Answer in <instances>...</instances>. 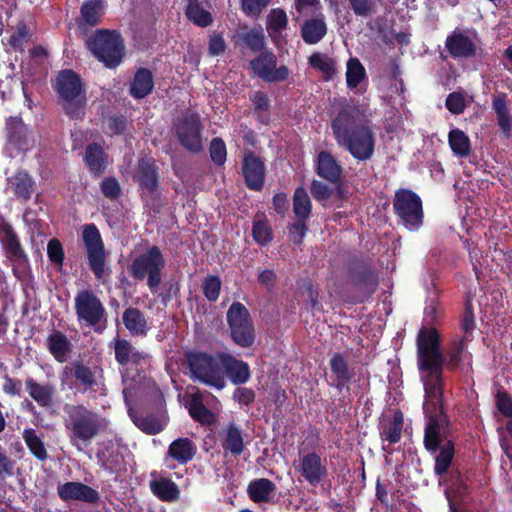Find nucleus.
<instances>
[{
    "label": "nucleus",
    "mask_w": 512,
    "mask_h": 512,
    "mask_svg": "<svg viewBox=\"0 0 512 512\" xmlns=\"http://www.w3.org/2000/svg\"><path fill=\"white\" fill-rule=\"evenodd\" d=\"M33 146L27 126L21 118L10 117L7 121L6 151L10 157H16L21 152H26Z\"/></svg>",
    "instance_id": "obj_15"
},
{
    "label": "nucleus",
    "mask_w": 512,
    "mask_h": 512,
    "mask_svg": "<svg viewBox=\"0 0 512 512\" xmlns=\"http://www.w3.org/2000/svg\"><path fill=\"white\" fill-rule=\"evenodd\" d=\"M276 491V485L269 479L253 480L248 485V495L256 503L269 502Z\"/></svg>",
    "instance_id": "obj_35"
},
{
    "label": "nucleus",
    "mask_w": 512,
    "mask_h": 512,
    "mask_svg": "<svg viewBox=\"0 0 512 512\" xmlns=\"http://www.w3.org/2000/svg\"><path fill=\"white\" fill-rule=\"evenodd\" d=\"M403 428V417L401 413H395L392 420L385 423L380 435L383 442L395 444L400 441Z\"/></svg>",
    "instance_id": "obj_42"
},
{
    "label": "nucleus",
    "mask_w": 512,
    "mask_h": 512,
    "mask_svg": "<svg viewBox=\"0 0 512 512\" xmlns=\"http://www.w3.org/2000/svg\"><path fill=\"white\" fill-rule=\"evenodd\" d=\"M221 281L218 277H207L203 283V292L205 297L210 301H216L219 297Z\"/></svg>",
    "instance_id": "obj_55"
},
{
    "label": "nucleus",
    "mask_w": 512,
    "mask_h": 512,
    "mask_svg": "<svg viewBox=\"0 0 512 512\" xmlns=\"http://www.w3.org/2000/svg\"><path fill=\"white\" fill-rule=\"evenodd\" d=\"M240 40L253 51H260L265 46V36L261 29L253 28L239 34Z\"/></svg>",
    "instance_id": "obj_50"
},
{
    "label": "nucleus",
    "mask_w": 512,
    "mask_h": 512,
    "mask_svg": "<svg viewBox=\"0 0 512 512\" xmlns=\"http://www.w3.org/2000/svg\"><path fill=\"white\" fill-rule=\"evenodd\" d=\"M496 407L500 413L512 418V398L505 392H498L496 395Z\"/></svg>",
    "instance_id": "obj_60"
},
{
    "label": "nucleus",
    "mask_w": 512,
    "mask_h": 512,
    "mask_svg": "<svg viewBox=\"0 0 512 512\" xmlns=\"http://www.w3.org/2000/svg\"><path fill=\"white\" fill-rule=\"evenodd\" d=\"M101 191L106 198L116 199L121 194L120 184L114 177L104 178L101 182Z\"/></svg>",
    "instance_id": "obj_56"
},
{
    "label": "nucleus",
    "mask_w": 512,
    "mask_h": 512,
    "mask_svg": "<svg viewBox=\"0 0 512 512\" xmlns=\"http://www.w3.org/2000/svg\"><path fill=\"white\" fill-rule=\"evenodd\" d=\"M311 201L303 187H298L293 196V212L298 219L306 220L311 213Z\"/></svg>",
    "instance_id": "obj_46"
},
{
    "label": "nucleus",
    "mask_w": 512,
    "mask_h": 512,
    "mask_svg": "<svg viewBox=\"0 0 512 512\" xmlns=\"http://www.w3.org/2000/svg\"><path fill=\"white\" fill-rule=\"evenodd\" d=\"M449 146L455 156L466 157L471 150L469 137L460 129H452L448 134Z\"/></svg>",
    "instance_id": "obj_40"
},
{
    "label": "nucleus",
    "mask_w": 512,
    "mask_h": 512,
    "mask_svg": "<svg viewBox=\"0 0 512 512\" xmlns=\"http://www.w3.org/2000/svg\"><path fill=\"white\" fill-rule=\"evenodd\" d=\"M152 73L145 68L137 70L130 85V94L136 99H142L153 89Z\"/></svg>",
    "instance_id": "obj_36"
},
{
    "label": "nucleus",
    "mask_w": 512,
    "mask_h": 512,
    "mask_svg": "<svg viewBox=\"0 0 512 512\" xmlns=\"http://www.w3.org/2000/svg\"><path fill=\"white\" fill-rule=\"evenodd\" d=\"M29 31L25 24L19 23L10 36L9 43L16 50H22L23 46L29 41Z\"/></svg>",
    "instance_id": "obj_52"
},
{
    "label": "nucleus",
    "mask_w": 512,
    "mask_h": 512,
    "mask_svg": "<svg viewBox=\"0 0 512 512\" xmlns=\"http://www.w3.org/2000/svg\"><path fill=\"white\" fill-rule=\"evenodd\" d=\"M393 207L401 223L409 231H417L423 224V209L420 197L411 190L396 192Z\"/></svg>",
    "instance_id": "obj_8"
},
{
    "label": "nucleus",
    "mask_w": 512,
    "mask_h": 512,
    "mask_svg": "<svg viewBox=\"0 0 512 512\" xmlns=\"http://www.w3.org/2000/svg\"><path fill=\"white\" fill-rule=\"evenodd\" d=\"M0 243L7 258L14 263L23 264L28 262V257L21 246L19 238L6 222L0 223Z\"/></svg>",
    "instance_id": "obj_21"
},
{
    "label": "nucleus",
    "mask_w": 512,
    "mask_h": 512,
    "mask_svg": "<svg viewBox=\"0 0 512 512\" xmlns=\"http://www.w3.org/2000/svg\"><path fill=\"white\" fill-rule=\"evenodd\" d=\"M111 346L114 348L115 359L122 369L135 368L139 371L148 364V354L140 351L125 339H115Z\"/></svg>",
    "instance_id": "obj_16"
},
{
    "label": "nucleus",
    "mask_w": 512,
    "mask_h": 512,
    "mask_svg": "<svg viewBox=\"0 0 512 512\" xmlns=\"http://www.w3.org/2000/svg\"><path fill=\"white\" fill-rule=\"evenodd\" d=\"M336 143L357 161L370 160L375 152L373 124L353 107L342 109L331 123Z\"/></svg>",
    "instance_id": "obj_2"
},
{
    "label": "nucleus",
    "mask_w": 512,
    "mask_h": 512,
    "mask_svg": "<svg viewBox=\"0 0 512 512\" xmlns=\"http://www.w3.org/2000/svg\"><path fill=\"white\" fill-rule=\"evenodd\" d=\"M69 379H75L81 392H97L101 388V380L96 370L85 365L81 361H74L66 365L61 374L62 383Z\"/></svg>",
    "instance_id": "obj_13"
},
{
    "label": "nucleus",
    "mask_w": 512,
    "mask_h": 512,
    "mask_svg": "<svg viewBox=\"0 0 512 512\" xmlns=\"http://www.w3.org/2000/svg\"><path fill=\"white\" fill-rule=\"evenodd\" d=\"M332 193V189L325 183L314 180L311 184V194L317 201L327 200Z\"/></svg>",
    "instance_id": "obj_61"
},
{
    "label": "nucleus",
    "mask_w": 512,
    "mask_h": 512,
    "mask_svg": "<svg viewBox=\"0 0 512 512\" xmlns=\"http://www.w3.org/2000/svg\"><path fill=\"white\" fill-rule=\"evenodd\" d=\"M270 0H242L244 12L250 16H258Z\"/></svg>",
    "instance_id": "obj_62"
},
{
    "label": "nucleus",
    "mask_w": 512,
    "mask_h": 512,
    "mask_svg": "<svg viewBox=\"0 0 512 512\" xmlns=\"http://www.w3.org/2000/svg\"><path fill=\"white\" fill-rule=\"evenodd\" d=\"M55 89L62 100L64 109L71 118H79L84 114L85 94L80 77L72 70H62L56 78Z\"/></svg>",
    "instance_id": "obj_6"
},
{
    "label": "nucleus",
    "mask_w": 512,
    "mask_h": 512,
    "mask_svg": "<svg viewBox=\"0 0 512 512\" xmlns=\"http://www.w3.org/2000/svg\"><path fill=\"white\" fill-rule=\"evenodd\" d=\"M123 323L133 336L146 335L148 331L147 321L144 314L136 308H128L123 312Z\"/></svg>",
    "instance_id": "obj_37"
},
{
    "label": "nucleus",
    "mask_w": 512,
    "mask_h": 512,
    "mask_svg": "<svg viewBox=\"0 0 512 512\" xmlns=\"http://www.w3.org/2000/svg\"><path fill=\"white\" fill-rule=\"evenodd\" d=\"M134 179L139 184L141 196L145 201L154 197L158 192V174L154 160L141 158L138 161Z\"/></svg>",
    "instance_id": "obj_18"
},
{
    "label": "nucleus",
    "mask_w": 512,
    "mask_h": 512,
    "mask_svg": "<svg viewBox=\"0 0 512 512\" xmlns=\"http://www.w3.org/2000/svg\"><path fill=\"white\" fill-rule=\"evenodd\" d=\"M254 398V391L245 387H239L233 393V399L241 405H249L254 401Z\"/></svg>",
    "instance_id": "obj_64"
},
{
    "label": "nucleus",
    "mask_w": 512,
    "mask_h": 512,
    "mask_svg": "<svg viewBox=\"0 0 512 512\" xmlns=\"http://www.w3.org/2000/svg\"><path fill=\"white\" fill-rule=\"evenodd\" d=\"M123 384V395L125 403L128 407V414L132 421L134 422V424L147 434L154 435L161 432L166 425V420L164 419V417H155L151 415L145 417L138 416L130 406V401L131 398L134 396V392L131 386L128 384V379L127 376L125 375H123Z\"/></svg>",
    "instance_id": "obj_19"
},
{
    "label": "nucleus",
    "mask_w": 512,
    "mask_h": 512,
    "mask_svg": "<svg viewBox=\"0 0 512 512\" xmlns=\"http://www.w3.org/2000/svg\"><path fill=\"white\" fill-rule=\"evenodd\" d=\"M309 64L316 70L323 73L326 80L335 74V61L326 54L313 53L309 57Z\"/></svg>",
    "instance_id": "obj_48"
},
{
    "label": "nucleus",
    "mask_w": 512,
    "mask_h": 512,
    "mask_svg": "<svg viewBox=\"0 0 512 512\" xmlns=\"http://www.w3.org/2000/svg\"><path fill=\"white\" fill-rule=\"evenodd\" d=\"M306 234L305 220L298 219L289 229L290 239L295 244H300Z\"/></svg>",
    "instance_id": "obj_63"
},
{
    "label": "nucleus",
    "mask_w": 512,
    "mask_h": 512,
    "mask_svg": "<svg viewBox=\"0 0 512 512\" xmlns=\"http://www.w3.org/2000/svg\"><path fill=\"white\" fill-rule=\"evenodd\" d=\"M277 57L271 51H263L259 56L250 61L253 73L267 83L285 81L290 71L285 65L277 66Z\"/></svg>",
    "instance_id": "obj_12"
},
{
    "label": "nucleus",
    "mask_w": 512,
    "mask_h": 512,
    "mask_svg": "<svg viewBox=\"0 0 512 512\" xmlns=\"http://www.w3.org/2000/svg\"><path fill=\"white\" fill-rule=\"evenodd\" d=\"M226 145L220 138H214L210 144V156L217 165H222L226 161Z\"/></svg>",
    "instance_id": "obj_53"
},
{
    "label": "nucleus",
    "mask_w": 512,
    "mask_h": 512,
    "mask_svg": "<svg viewBox=\"0 0 512 512\" xmlns=\"http://www.w3.org/2000/svg\"><path fill=\"white\" fill-rule=\"evenodd\" d=\"M493 109L496 113L499 127L503 132L509 134L512 130V117L509 114L505 94H498L494 97Z\"/></svg>",
    "instance_id": "obj_41"
},
{
    "label": "nucleus",
    "mask_w": 512,
    "mask_h": 512,
    "mask_svg": "<svg viewBox=\"0 0 512 512\" xmlns=\"http://www.w3.org/2000/svg\"><path fill=\"white\" fill-rule=\"evenodd\" d=\"M342 166L331 153L321 151L316 159V173L331 183H336L342 175Z\"/></svg>",
    "instance_id": "obj_28"
},
{
    "label": "nucleus",
    "mask_w": 512,
    "mask_h": 512,
    "mask_svg": "<svg viewBox=\"0 0 512 512\" xmlns=\"http://www.w3.org/2000/svg\"><path fill=\"white\" fill-rule=\"evenodd\" d=\"M446 48L454 57H471L475 54V45L463 33L454 32L446 39Z\"/></svg>",
    "instance_id": "obj_32"
},
{
    "label": "nucleus",
    "mask_w": 512,
    "mask_h": 512,
    "mask_svg": "<svg viewBox=\"0 0 512 512\" xmlns=\"http://www.w3.org/2000/svg\"><path fill=\"white\" fill-rule=\"evenodd\" d=\"M446 107L453 114H460L465 110L466 100L462 93L453 92L446 99Z\"/></svg>",
    "instance_id": "obj_58"
},
{
    "label": "nucleus",
    "mask_w": 512,
    "mask_h": 512,
    "mask_svg": "<svg viewBox=\"0 0 512 512\" xmlns=\"http://www.w3.org/2000/svg\"><path fill=\"white\" fill-rule=\"evenodd\" d=\"M25 388L29 396L41 407L47 408L54 404L55 388L50 383L41 384L28 377L25 380Z\"/></svg>",
    "instance_id": "obj_29"
},
{
    "label": "nucleus",
    "mask_w": 512,
    "mask_h": 512,
    "mask_svg": "<svg viewBox=\"0 0 512 512\" xmlns=\"http://www.w3.org/2000/svg\"><path fill=\"white\" fill-rule=\"evenodd\" d=\"M165 264L166 260L159 247L151 246L132 258L128 272L136 280L146 279L148 288L154 294L162 281V270Z\"/></svg>",
    "instance_id": "obj_4"
},
{
    "label": "nucleus",
    "mask_w": 512,
    "mask_h": 512,
    "mask_svg": "<svg viewBox=\"0 0 512 512\" xmlns=\"http://www.w3.org/2000/svg\"><path fill=\"white\" fill-rule=\"evenodd\" d=\"M74 301L77 320L80 324L96 327L105 319V307L92 291H79Z\"/></svg>",
    "instance_id": "obj_10"
},
{
    "label": "nucleus",
    "mask_w": 512,
    "mask_h": 512,
    "mask_svg": "<svg viewBox=\"0 0 512 512\" xmlns=\"http://www.w3.org/2000/svg\"><path fill=\"white\" fill-rule=\"evenodd\" d=\"M227 322L233 341L241 347H249L255 340L254 326L246 307L234 302L227 311Z\"/></svg>",
    "instance_id": "obj_9"
},
{
    "label": "nucleus",
    "mask_w": 512,
    "mask_h": 512,
    "mask_svg": "<svg viewBox=\"0 0 512 512\" xmlns=\"http://www.w3.org/2000/svg\"><path fill=\"white\" fill-rule=\"evenodd\" d=\"M252 235L253 239L260 245H265L272 240L271 228L262 220L254 222Z\"/></svg>",
    "instance_id": "obj_51"
},
{
    "label": "nucleus",
    "mask_w": 512,
    "mask_h": 512,
    "mask_svg": "<svg viewBox=\"0 0 512 512\" xmlns=\"http://www.w3.org/2000/svg\"><path fill=\"white\" fill-rule=\"evenodd\" d=\"M187 362L191 377L194 380L218 390L225 387L226 381L220 362V354L214 356L204 352H189Z\"/></svg>",
    "instance_id": "obj_5"
},
{
    "label": "nucleus",
    "mask_w": 512,
    "mask_h": 512,
    "mask_svg": "<svg viewBox=\"0 0 512 512\" xmlns=\"http://www.w3.org/2000/svg\"><path fill=\"white\" fill-rule=\"evenodd\" d=\"M64 427L70 444L79 452L106 427L105 419L83 404H66L63 408Z\"/></svg>",
    "instance_id": "obj_3"
},
{
    "label": "nucleus",
    "mask_w": 512,
    "mask_h": 512,
    "mask_svg": "<svg viewBox=\"0 0 512 512\" xmlns=\"http://www.w3.org/2000/svg\"><path fill=\"white\" fill-rule=\"evenodd\" d=\"M294 6L299 14L320 13L322 8L320 0H294Z\"/></svg>",
    "instance_id": "obj_59"
},
{
    "label": "nucleus",
    "mask_w": 512,
    "mask_h": 512,
    "mask_svg": "<svg viewBox=\"0 0 512 512\" xmlns=\"http://www.w3.org/2000/svg\"><path fill=\"white\" fill-rule=\"evenodd\" d=\"M185 14L187 18L200 27H207L212 23V15L205 10L198 0H187Z\"/></svg>",
    "instance_id": "obj_44"
},
{
    "label": "nucleus",
    "mask_w": 512,
    "mask_h": 512,
    "mask_svg": "<svg viewBox=\"0 0 512 512\" xmlns=\"http://www.w3.org/2000/svg\"><path fill=\"white\" fill-rule=\"evenodd\" d=\"M267 32L272 39L279 38L288 26V17L283 9H272L267 15Z\"/></svg>",
    "instance_id": "obj_38"
},
{
    "label": "nucleus",
    "mask_w": 512,
    "mask_h": 512,
    "mask_svg": "<svg viewBox=\"0 0 512 512\" xmlns=\"http://www.w3.org/2000/svg\"><path fill=\"white\" fill-rule=\"evenodd\" d=\"M104 12L103 0H87L81 7V17L84 23L96 25Z\"/></svg>",
    "instance_id": "obj_45"
},
{
    "label": "nucleus",
    "mask_w": 512,
    "mask_h": 512,
    "mask_svg": "<svg viewBox=\"0 0 512 512\" xmlns=\"http://www.w3.org/2000/svg\"><path fill=\"white\" fill-rule=\"evenodd\" d=\"M220 443L225 454L239 456L245 449L242 430L234 423L222 428L219 433Z\"/></svg>",
    "instance_id": "obj_25"
},
{
    "label": "nucleus",
    "mask_w": 512,
    "mask_h": 512,
    "mask_svg": "<svg viewBox=\"0 0 512 512\" xmlns=\"http://www.w3.org/2000/svg\"><path fill=\"white\" fill-rule=\"evenodd\" d=\"M94 56L108 68L117 67L124 55V45L119 33L100 30L88 42Z\"/></svg>",
    "instance_id": "obj_7"
},
{
    "label": "nucleus",
    "mask_w": 512,
    "mask_h": 512,
    "mask_svg": "<svg viewBox=\"0 0 512 512\" xmlns=\"http://www.w3.org/2000/svg\"><path fill=\"white\" fill-rule=\"evenodd\" d=\"M295 468L301 476L312 486L318 485L327 476V467L316 452H310L300 458L299 464Z\"/></svg>",
    "instance_id": "obj_20"
},
{
    "label": "nucleus",
    "mask_w": 512,
    "mask_h": 512,
    "mask_svg": "<svg viewBox=\"0 0 512 512\" xmlns=\"http://www.w3.org/2000/svg\"><path fill=\"white\" fill-rule=\"evenodd\" d=\"M327 33V24L322 13L306 20L301 27V36L306 44H317Z\"/></svg>",
    "instance_id": "obj_30"
},
{
    "label": "nucleus",
    "mask_w": 512,
    "mask_h": 512,
    "mask_svg": "<svg viewBox=\"0 0 512 512\" xmlns=\"http://www.w3.org/2000/svg\"><path fill=\"white\" fill-rule=\"evenodd\" d=\"M82 239L87 250L89 267L97 279H102L106 253L98 228L94 224H86L83 227Z\"/></svg>",
    "instance_id": "obj_11"
},
{
    "label": "nucleus",
    "mask_w": 512,
    "mask_h": 512,
    "mask_svg": "<svg viewBox=\"0 0 512 512\" xmlns=\"http://www.w3.org/2000/svg\"><path fill=\"white\" fill-rule=\"evenodd\" d=\"M177 137L182 146L192 152H198L203 147L201 123L197 114L184 115L176 126Z\"/></svg>",
    "instance_id": "obj_14"
},
{
    "label": "nucleus",
    "mask_w": 512,
    "mask_h": 512,
    "mask_svg": "<svg viewBox=\"0 0 512 512\" xmlns=\"http://www.w3.org/2000/svg\"><path fill=\"white\" fill-rule=\"evenodd\" d=\"M217 402V398L208 392L197 391L192 393L188 403L191 417L202 424H212L215 421V414L204 406L207 399Z\"/></svg>",
    "instance_id": "obj_24"
},
{
    "label": "nucleus",
    "mask_w": 512,
    "mask_h": 512,
    "mask_svg": "<svg viewBox=\"0 0 512 512\" xmlns=\"http://www.w3.org/2000/svg\"><path fill=\"white\" fill-rule=\"evenodd\" d=\"M8 186L20 199L28 200L34 190V181L25 171H18L8 178Z\"/></svg>",
    "instance_id": "obj_34"
},
{
    "label": "nucleus",
    "mask_w": 512,
    "mask_h": 512,
    "mask_svg": "<svg viewBox=\"0 0 512 512\" xmlns=\"http://www.w3.org/2000/svg\"><path fill=\"white\" fill-rule=\"evenodd\" d=\"M47 256L49 260L59 266L63 265L64 251L61 242L53 238L47 244Z\"/></svg>",
    "instance_id": "obj_54"
},
{
    "label": "nucleus",
    "mask_w": 512,
    "mask_h": 512,
    "mask_svg": "<svg viewBox=\"0 0 512 512\" xmlns=\"http://www.w3.org/2000/svg\"><path fill=\"white\" fill-rule=\"evenodd\" d=\"M197 452V446L189 438H178L168 448L167 456L179 464H186L193 459Z\"/></svg>",
    "instance_id": "obj_31"
},
{
    "label": "nucleus",
    "mask_w": 512,
    "mask_h": 512,
    "mask_svg": "<svg viewBox=\"0 0 512 512\" xmlns=\"http://www.w3.org/2000/svg\"><path fill=\"white\" fill-rule=\"evenodd\" d=\"M84 159L86 165L93 173L100 174L106 168L105 153L98 144L88 145Z\"/></svg>",
    "instance_id": "obj_43"
},
{
    "label": "nucleus",
    "mask_w": 512,
    "mask_h": 512,
    "mask_svg": "<svg viewBox=\"0 0 512 512\" xmlns=\"http://www.w3.org/2000/svg\"><path fill=\"white\" fill-rule=\"evenodd\" d=\"M330 368L335 376V386L341 390L352 377L347 362L341 354L336 353L330 359Z\"/></svg>",
    "instance_id": "obj_39"
},
{
    "label": "nucleus",
    "mask_w": 512,
    "mask_h": 512,
    "mask_svg": "<svg viewBox=\"0 0 512 512\" xmlns=\"http://www.w3.org/2000/svg\"><path fill=\"white\" fill-rule=\"evenodd\" d=\"M59 497L64 501H81L94 504L100 499L99 492L81 482H66L57 487Z\"/></svg>",
    "instance_id": "obj_22"
},
{
    "label": "nucleus",
    "mask_w": 512,
    "mask_h": 512,
    "mask_svg": "<svg viewBox=\"0 0 512 512\" xmlns=\"http://www.w3.org/2000/svg\"><path fill=\"white\" fill-rule=\"evenodd\" d=\"M220 362L222 370L224 369L227 377L233 384L240 385L249 381L251 373L246 362L226 353L220 354Z\"/></svg>",
    "instance_id": "obj_23"
},
{
    "label": "nucleus",
    "mask_w": 512,
    "mask_h": 512,
    "mask_svg": "<svg viewBox=\"0 0 512 512\" xmlns=\"http://www.w3.org/2000/svg\"><path fill=\"white\" fill-rule=\"evenodd\" d=\"M149 485L152 493L162 501L174 502L180 497L179 487L171 479L162 477L150 481Z\"/></svg>",
    "instance_id": "obj_33"
},
{
    "label": "nucleus",
    "mask_w": 512,
    "mask_h": 512,
    "mask_svg": "<svg viewBox=\"0 0 512 512\" xmlns=\"http://www.w3.org/2000/svg\"><path fill=\"white\" fill-rule=\"evenodd\" d=\"M356 16L368 17L374 11V0H347Z\"/></svg>",
    "instance_id": "obj_57"
},
{
    "label": "nucleus",
    "mask_w": 512,
    "mask_h": 512,
    "mask_svg": "<svg viewBox=\"0 0 512 512\" xmlns=\"http://www.w3.org/2000/svg\"><path fill=\"white\" fill-rule=\"evenodd\" d=\"M243 174L247 186L252 190H260L264 184V165L253 154H247L243 161Z\"/></svg>",
    "instance_id": "obj_27"
},
{
    "label": "nucleus",
    "mask_w": 512,
    "mask_h": 512,
    "mask_svg": "<svg viewBox=\"0 0 512 512\" xmlns=\"http://www.w3.org/2000/svg\"><path fill=\"white\" fill-rule=\"evenodd\" d=\"M98 463L110 474H115L116 479L128 471V461L124 455V449L109 442L103 445L97 452Z\"/></svg>",
    "instance_id": "obj_17"
},
{
    "label": "nucleus",
    "mask_w": 512,
    "mask_h": 512,
    "mask_svg": "<svg viewBox=\"0 0 512 512\" xmlns=\"http://www.w3.org/2000/svg\"><path fill=\"white\" fill-rule=\"evenodd\" d=\"M444 362L436 329H422L417 338V364L425 390L423 410L427 423L424 444L428 451L436 454L434 471L437 475L447 473L455 452L452 441L445 436L446 417L442 407Z\"/></svg>",
    "instance_id": "obj_1"
},
{
    "label": "nucleus",
    "mask_w": 512,
    "mask_h": 512,
    "mask_svg": "<svg viewBox=\"0 0 512 512\" xmlns=\"http://www.w3.org/2000/svg\"><path fill=\"white\" fill-rule=\"evenodd\" d=\"M366 71L359 59L351 58L347 62L346 82L350 89L356 88L365 78Z\"/></svg>",
    "instance_id": "obj_49"
},
{
    "label": "nucleus",
    "mask_w": 512,
    "mask_h": 512,
    "mask_svg": "<svg viewBox=\"0 0 512 512\" xmlns=\"http://www.w3.org/2000/svg\"><path fill=\"white\" fill-rule=\"evenodd\" d=\"M23 440L37 459L45 460L48 457L45 445L34 429H25L23 431Z\"/></svg>",
    "instance_id": "obj_47"
},
{
    "label": "nucleus",
    "mask_w": 512,
    "mask_h": 512,
    "mask_svg": "<svg viewBox=\"0 0 512 512\" xmlns=\"http://www.w3.org/2000/svg\"><path fill=\"white\" fill-rule=\"evenodd\" d=\"M45 345L57 362L64 363L69 359L72 343L63 332L52 330L47 336Z\"/></svg>",
    "instance_id": "obj_26"
}]
</instances>
